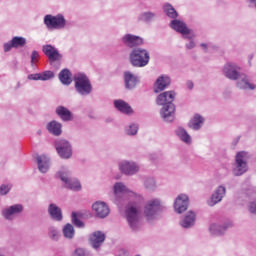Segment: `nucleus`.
<instances>
[{
	"label": "nucleus",
	"instance_id": "1",
	"mask_svg": "<svg viewBox=\"0 0 256 256\" xmlns=\"http://www.w3.org/2000/svg\"><path fill=\"white\" fill-rule=\"evenodd\" d=\"M149 52L145 49L137 48L130 53V63L133 67H145L149 65Z\"/></svg>",
	"mask_w": 256,
	"mask_h": 256
},
{
	"label": "nucleus",
	"instance_id": "2",
	"mask_svg": "<svg viewBox=\"0 0 256 256\" xmlns=\"http://www.w3.org/2000/svg\"><path fill=\"white\" fill-rule=\"evenodd\" d=\"M75 89L80 95H89L93 89L91 81L85 74H76L74 76Z\"/></svg>",
	"mask_w": 256,
	"mask_h": 256
},
{
	"label": "nucleus",
	"instance_id": "3",
	"mask_svg": "<svg viewBox=\"0 0 256 256\" xmlns=\"http://www.w3.org/2000/svg\"><path fill=\"white\" fill-rule=\"evenodd\" d=\"M66 23L65 17L61 14L57 16L48 14L44 17V24L47 29H63Z\"/></svg>",
	"mask_w": 256,
	"mask_h": 256
},
{
	"label": "nucleus",
	"instance_id": "4",
	"mask_svg": "<svg viewBox=\"0 0 256 256\" xmlns=\"http://www.w3.org/2000/svg\"><path fill=\"white\" fill-rule=\"evenodd\" d=\"M247 159H249L247 152L242 151L236 154L234 175L239 177L240 175L247 173Z\"/></svg>",
	"mask_w": 256,
	"mask_h": 256
},
{
	"label": "nucleus",
	"instance_id": "5",
	"mask_svg": "<svg viewBox=\"0 0 256 256\" xmlns=\"http://www.w3.org/2000/svg\"><path fill=\"white\" fill-rule=\"evenodd\" d=\"M56 150L62 159H69L72 155L71 144L65 140H60L56 143Z\"/></svg>",
	"mask_w": 256,
	"mask_h": 256
},
{
	"label": "nucleus",
	"instance_id": "6",
	"mask_svg": "<svg viewBox=\"0 0 256 256\" xmlns=\"http://www.w3.org/2000/svg\"><path fill=\"white\" fill-rule=\"evenodd\" d=\"M241 70V68L239 66H237L234 63H227L224 66V75L225 77H227V79H231L232 81H237V79H239V71Z\"/></svg>",
	"mask_w": 256,
	"mask_h": 256
},
{
	"label": "nucleus",
	"instance_id": "7",
	"mask_svg": "<svg viewBox=\"0 0 256 256\" xmlns=\"http://www.w3.org/2000/svg\"><path fill=\"white\" fill-rule=\"evenodd\" d=\"M126 219L132 229H135V227H137V224L139 223V211L137 210V207H128V209L126 210Z\"/></svg>",
	"mask_w": 256,
	"mask_h": 256
},
{
	"label": "nucleus",
	"instance_id": "8",
	"mask_svg": "<svg viewBox=\"0 0 256 256\" xmlns=\"http://www.w3.org/2000/svg\"><path fill=\"white\" fill-rule=\"evenodd\" d=\"M59 177L61 181L65 183L66 189H71L72 191H81V183H79V181L69 179L67 172H60Z\"/></svg>",
	"mask_w": 256,
	"mask_h": 256
},
{
	"label": "nucleus",
	"instance_id": "9",
	"mask_svg": "<svg viewBox=\"0 0 256 256\" xmlns=\"http://www.w3.org/2000/svg\"><path fill=\"white\" fill-rule=\"evenodd\" d=\"M189 207V197L185 194L179 195L174 203L176 213H184Z\"/></svg>",
	"mask_w": 256,
	"mask_h": 256
},
{
	"label": "nucleus",
	"instance_id": "10",
	"mask_svg": "<svg viewBox=\"0 0 256 256\" xmlns=\"http://www.w3.org/2000/svg\"><path fill=\"white\" fill-rule=\"evenodd\" d=\"M173 101H175V92L167 91L158 96L156 103L157 105H173Z\"/></svg>",
	"mask_w": 256,
	"mask_h": 256
},
{
	"label": "nucleus",
	"instance_id": "11",
	"mask_svg": "<svg viewBox=\"0 0 256 256\" xmlns=\"http://www.w3.org/2000/svg\"><path fill=\"white\" fill-rule=\"evenodd\" d=\"M92 208L100 219H105L109 215V206L105 202H96L92 205Z\"/></svg>",
	"mask_w": 256,
	"mask_h": 256
},
{
	"label": "nucleus",
	"instance_id": "12",
	"mask_svg": "<svg viewBox=\"0 0 256 256\" xmlns=\"http://www.w3.org/2000/svg\"><path fill=\"white\" fill-rule=\"evenodd\" d=\"M123 43L126 44L127 47H139V45H143V38L139 36H135L132 34H126L123 39Z\"/></svg>",
	"mask_w": 256,
	"mask_h": 256
},
{
	"label": "nucleus",
	"instance_id": "13",
	"mask_svg": "<svg viewBox=\"0 0 256 256\" xmlns=\"http://www.w3.org/2000/svg\"><path fill=\"white\" fill-rule=\"evenodd\" d=\"M43 53L48 57L49 61H59L61 59V55L59 54V50L51 45L43 46Z\"/></svg>",
	"mask_w": 256,
	"mask_h": 256
},
{
	"label": "nucleus",
	"instance_id": "14",
	"mask_svg": "<svg viewBox=\"0 0 256 256\" xmlns=\"http://www.w3.org/2000/svg\"><path fill=\"white\" fill-rule=\"evenodd\" d=\"M119 167L122 173H124L125 175H135V173L139 171V167L135 165V163L127 161L120 163Z\"/></svg>",
	"mask_w": 256,
	"mask_h": 256
},
{
	"label": "nucleus",
	"instance_id": "15",
	"mask_svg": "<svg viewBox=\"0 0 256 256\" xmlns=\"http://www.w3.org/2000/svg\"><path fill=\"white\" fill-rule=\"evenodd\" d=\"M104 241L105 234L101 231H96L90 236V243L94 247V249L101 247Z\"/></svg>",
	"mask_w": 256,
	"mask_h": 256
},
{
	"label": "nucleus",
	"instance_id": "16",
	"mask_svg": "<svg viewBox=\"0 0 256 256\" xmlns=\"http://www.w3.org/2000/svg\"><path fill=\"white\" fill-rule=\"evenodd\" d=\"M170 27L174 29V31L181 33V35H189V33H191V30L187 28V25H185V23L180 20H173L170 24Z\"/></svg>",
	"mask_w": 256,
	"mask_h": 256
},
{
	"label": "nucleus",
	"instance_id": "17",
	"mask_svg": "<svg viewBox=\"0 0 256 256\" xmlns=\"http://www.w3.org/2000/svg\"><path fill=\"white\" fill-rule=\"evenodd\" d=\"M161 109V117L165 119V121H172L173 113H175V105L174 104H166L162 105Z\"/></svg>",
	"mask_w": 256,
	"mask_h": 256
},
{
	"label": "nucleus",
	"instance_id": "18",
	"mask_svg": "<svg viewBox=\"0 0 256 256\" xmlns=\"http://www.w3.org/2000/svg\"><path fill=\"white\" fill-rule=\"evenodd\" d=\"M156 89L155 93H161V91H165L169 85H171V79L167 76L159 77L155 83Z\"/></svg>",
	"mask_w": 256,
	"mask_h": 256
},
{
	"label": "nucleus",
	"instance_id": "19",
	"mask_svg": "<svg viewBox=\"0 0 256 256\" xmlns=\"http://www.w3.org/2000/svg\"><path fill=\"white\" fill-rule=\"evenodd\" d=\"M225 193H226L225 187L223 186L218 187L215 193L211 197L209 206L213 207V205H217V203H219L221 199H223Z\"/></svg>",
	"mask_w": 256,
	"mask_h": 256
},
{
	"label": "nucleus",
	"instance_id": "20",
	"mask_svg": "<svg viewBox=\"0 0 256 256\" xmlns=\"http://www.w3.org/2000/svg\"><path fill=\"white\" fill-rule=\"evenodd\" d=\"M56 114L58 115V117H60V119H62V121H72L73 120V114L66 107L58 106L56 108Z\"/></svg>",
	"mask_w": 256,
	"mask_h": 256
},
{
	"label": "nucleus",
	"instance_id": "21",
	"mask_svg": "<svg viewBox=\"0 0 256 256\" xmlns=\"http://www.w3.org/2000/svg\"><path fill=\"white\" fill-rule=\"evenodd\" d=\"M159 200H152L150 201L144 210V213L146 215V217H153L155 215V212L157 211V209H159Z\"/></svg>",
	"mask_w": 256,
	"mask_h": 256
},
{
	"label": "nucleus",
	"instance_id": "22",
	"mask_svg": "<svg viewBox=\"0 0 256 256\" xmlns=\"http://www.w3.org/2000/svg\"><path fill=\"white\" fill-rule=\"evenodd\" d=\"M36 161L38 164V169L41 173H47V171H49V158H47V156H38L36 157Z\"/></svg>",
	"mask_w": 256,
	"mask_h": 256
},
{
	"label": "nucleus",
	"instance_id": "23",
	"mask_svg": "<svg viewBox=\"0 0 256 256\" xmlns=\"http://www.w3.org/2000/svg\"><path fill=\"white\" fill-rule=\"evenodd\" d=\"M23 211V206L21 204H16L11 206L9 209L3 211V216L5 219H11L13 215H17V213H21Z\"/></svg>",
	"mask_w": 256,
	"mask_h": 256
},
{
	"label": "nucleus",
	"instance_id": "24",
	"mask_svg": "<svg viewBox=\"0 0 256 256\" xmlns=\"http://www.w3.org/2000/svg\"><path fill=\"white\" fill-rule=\"evenodd\" d=\"M48 213L52 219L55 221H61L63 219V214L61 212V208L57 207L55 204H50L48 208Z\"/></svg>",
	"mask_w": 256,
	"mask_h": 256
},
{
	"label": "nucleus",
	"instance_id": "25",
	"mask_svg": "<svg viewBox=\"0 0 256 256\" xmlns=\"http://www.w3.org/2000/svg\"><path fill=\"white\" fill-rule=\"evenodd\" d=\"M124 81L126 89H134L137 86L138 80L131 72H125Z\"/></svg>",
	"mask_w": 256,
	"mask_h": 256
},
{
	"label": "nucleus",
	"instance_id": "26",
	"mask_svg": "<svg viewBox=\"0 0 256 256\" xmlns=\"http://www.w3.org/2000/svg\"><path fill=\"white\" fill-rule=\"evenodd\" d=\"M114 106L116 107V109H118V111H120L121 113H125L126 115L133 113V109L131 108V106H129L127 102L123 100L114 101Z\"/></svg>",
	"mask_w": 256,
	"mask_h": 256
},
{
	"label": "nucleus",
	"instance_id": "27",
	"mask_svg": "<svg viewBox=\"0 0 256 256\" xmlns=\"http://www.w3.org/2000/svg\"><path fill=\"white\" fill-rule=\"evenodd\" d=\"M61 127V123L57 121H51L46 126L47 131H49V133L55 135L56 137H59V135H61Z\"/></svg>",
	"mask_w": 256,
	"mask_h": 256
},
{
	"label": "nucleus",
	"instance_id": "28",
	"mask_svg": "<svg viewBox=\"0 0 256 256\" xmlns=\"http://www.w3.org/2000/svg\"><path fill=\"white\" fill-rule=\"evenodd\" d=\"M59 79L63 85H71L73 82V79H71V71L68 69H63L59 73Z\"/></svg>",
	"mask_w": 256,
	"mask_h": 256
},
{
	"label": "nucleus",
	"instance_id": "29",
	"mask_svg": "<svg viewBox=\"0 0 256 256\" xmlns=\"http://www.w3.org/2000/svg\"><path fill=\"white\" fill-rule=\"evenodd\" d=\"M203 117H201L199 114H196L193 119L189 123V127L191 129H194L195 131L201 129V125H203Z\"/></svg>",
	"mask_w": 256,
	"mask_h": 256
},
{
	"label": "nucleus",
	"instance_id": "30",
	"mask_svg": "<svg viewBox=\"0 0 256 256\" xmlns=\"http://www.w3.org/2000/svg\"><path fill=\"white\" fill-rule=\"evenodd\" d=\"M176 135L179 136L181 141L187 143L188 145L191 143V136L187 133V131L183 128H178L176 130Z\"/></svg>",
	"mask_w": 256,
	"mask_h": 256
},
{
	"label": "nucleus",
	"instance_id": "31",
	"mask_svg": "<svg viewBox=\"0 0 256 256\" xmlns=\"http://www.w3.org/2000/svg\"><path fill=\"white\" fill-rule=\"evenodd\" d=\"M193 223H195V213L194 212H189L185 216L181 225H182V227L188 228V227H191V225H193Z\"/></svg>",
	"mask_w": 256,
	"mask_h": 256
},
{
	"label": "nucleus",
	"instance_id": "32",
	"mask_svg": "<svg viewBox=\"0 0 256 256\" xmlns=\"http://www.w3.org/2000/svg\"><path fill=\"white\" fill-rule=\"evenodd\" d=\"M237 87L239 89H255V84L249 83V79L245 76L237 82Z\"/></svg>",
	"mask_w": 256,
	"mask_h": 256
},
{
	"label": "nucleus",
	"instance_id": "33",
	"mask_svg": "<svg viewBox=\"0 0 256 256\" xmlns=\"http://www.w3.org/2000/svg\"><path fill=\"white\" fill-rule=\"evenodd\" d=\"M63 235L66 237V239H73L75 235V228H73V225L66 224L63 228Z\"/></svg>",
	"mask_w": 256,
	"mask_h": 256
},
{
	"label": "nucleus",
	"instance_id": "34",
	"mask_svg": "<svg viewBox=\"0 0 256 256\" xmlns=\"http://www.w3.org/2000/svg\"><path fill=\"white\" fill-rule=\"evenodd\" d=\"M164 13H166L170 19H177V11L170 4L164 5Z\"/></svg>",
	"mask_w": 256,
	"mask_h": 256
},
{
	"label": "nucleus",
	"instance_id": "35",
	"mask_svg": "<svg viewBox=\"0 0 256 256\" xmlns=\"http://www.w3.org/2000/svg\"><path fill=\"white\" fill-rule=\"evenodd\" d=\"M12 45L15 49L18 47H24L27 43V40L23 37L15 36L12 38Z\"/></svg>",
	"mask_w": 256,
	"mask_h": 256
},
{
	"label": "nucleus",
	"instance_id": "36",
	"mask_svg": "<svg viewBox=\"0 0 256 256\" xmlns=\"http://www.w3.org/2000/svg\"><path fill=\"white\" fill-rule=\"evenodd\" d=\"M114 193L115 195H118V193H127V187L123 183H116L114 185Z\"/></svg>",
	"mask_w": 256,
	"mask_h": 256
},
{
	"label": "nucleus",
	"instance_id": "37",
	"mask_svg": "<svg viewBox=\"0 0 256 256\" xmlns=\"http://www.w3.org/2000/svg\"><path fill=\"white\" fill-rule=\"evenodd\" d=\"M78 216V213L72 212V223H74L76 227H84L85 225L81 220H79V218H77Z\"/></svg>",
	"mask_w": 256,
	"mask_h": 256
},
{
	"label": "nucleus",
	"instance_id": "38",
	"mask_svg": "<svg viewBox=\"0 0 256 256\" xmlns=\"http://www.w3.org/2000/svg\"><path fill=\"white\" fill-rule=\"evenodd\" d=\"M41 74V81H49V79H53L55 77V74L52 71H44Z\"/></svg>",
	"mask_w": 256,
	"mask_h": 256
},
{
	"label": "nucleus",
	"instance_id": "39",
	"mask_svg": "<svg viewBox=\"0 0 256 256\" xmlns=\"http://www.w3.org/2000/svg\"><path fill=\"white\" fill-rule=\"evenodd\" d=\"M39 59H40L39 52H37L36 50L32 51V54H31V65H32V67L36 63H39Z\"/></svg>",
	"mask_w": 256,
	"mask_h": 256
},
{
	"label": "nucleus",
	"instance_id": "40",
	"mask_svg": "<svg viewBox=\"0 0 256 256\" xmlns=\"http://www.w3.org/2000/svg\"><path fill=\"white\" fill-rule=\"evenodd\" d=\"M59 232L55 230V228H51L49 232V237L53 239V241L59 240Z\"/></svg>",
	"mask_w": 256,
	"mask_h": 256
},
{
	"label": "nucleus",
	"instance_id": "41",
	"mask_svg": "<svg viewBox=\"0 0 256 256\" xmlns=\"http://www.w3.org/2000/svg\"><path fill=\"white\" fill-rule=\"evenodd\" d=\"M137 131H139V127L135 124L130 125L129 129L127 130L128 135H137Z\"/></svg>",
	"mask_w": 256,
	"mask_h": 256
},
{
	"label": "nucleus",
	"instance_id": "42",
	"mask_svg": "<svg viewBox=\"0 0 256 256\" xmlns=\"http://www.w3.org/2000/svg\"><path fill=\"white\" fill-rule=\"evenodd\" d=\"M28 79H30V81H41V73L30 74L28 75Z\"/></svg>",
	"mask_w": 256,
	"mask_h": 256
},
{
	"label": "nucleus",
	"instance_id": "43",
	"mask_svg": "<svg viewBox=\"0 0 256 256\" xmlns=\"http://www.w3.org/2000/svg\"><path fill=\"white\" fill-rule=\"evenodd\" d=\"M11 187L7 185H1L0 186V195H7L10 191Z\"/></svg>",
	"mask_w": 256,
	"mask_h": 256
},
{
	"label": "nucleus",
	"instance_id": "44",
	"mask_svg": "<svg viewBox=\"0 0 256 256\" xmlns=\"http://www.w3.org/2000/svg\"><path fill=\"white\" fill-rule=\"evenodd\" d=\"M145 186L147 189H153L155 187V180L153 179L146 180Z\"/></svg>",
	"mask_w": 256,
	"mask_h": 256
},
{
	"label": "nucleus",
	"instance_id": "45",
	"mask_svg": "<svg viewBox=\"0 0 256 256\" xmlns=\"http://www.w3.org/2000/svg\"><path fill=\"white\" fill-rule=\"evenodd\" d=\"M153 17H155V14L151 12H146L142 15V18L144 19V21H150V19H153Z\"/></svg>",
	"mask_w": 256,
	"mask_h": 256
},
{
	"label": "nucleus",
	"instance_id": "46",
	"mask_svg": "<svg viewBox=\"0 0 256 256\" xmlns=\"http://www.w3.org/2000/svg\"><path fill=\"white\" fill-rule=\"evenodd\" d=\"M13 42L12 40L6 44H4V51L5 53L9 52L10 49H13Z\"/></svg>",
	"mask_w": 256,
	"mask_h": 256
},
{
	"label": "nucleus",
	"instance_id": "47",
	"mask_svg": "<svg viewBox=\"0 0 256 256\" xmlns=\"http://www.w3.org/2000/svg\"><path fill=\"white\" fill-rule=\"evenodd\" d=\"M75 256H88L87 252H85L83 249L78 248L75 250Z\"/></svg>",
	"mask_w": 256,
	"mask_h": 256
},
{
	"label": "nucleus",
	"instance_id": "48",
	"mask_svg": "<svg viewBox=\"0 0 256 256\" xmlns=\"http://www.w3.org/2000/svg\"><path fill=\"white\" fill-rule=\"evenodd\" d=\"M250 213H256V202H251L249 207Z\"/></svg>",
	"mask_w": 256,
	"mask_h": 256
},
{
	"label": "nucleus",
	"instance_id": "49",
	"mask_svg": "<svg viewBox=\"0 0 256 256\" xmlns=\"http://www.w3.org/2000/svg\"><path fill=\"white\" fill-rule=\"evenodd\" d=\"M187 49H193V47H195V42L190 41L187 45H186Z\"/></svg>",
	"mask_w": 256,
	"mask_h": 256
},
{
	"label": "nucleus",
	"instance_id": "50",
	"mask_svg": "<svg viewBox=\"0 0 256 256\" xmlns=\"http://www.w3.org/2000/svg\"><path fill=\"white\" fill-rule=\"evenodd\" d=\"M188 89H193V83L191 81L187 82Z\"/></svg>",
	"mask_w": 256,
	"mask_h": 256
},
{
	"label": "nucleus",
	"instance_id": "51",
	"mask_svg": "<svg viewBox=\"0 0 256 256\" xmlns=\"http://www.w3.org/2000/svg\"><path fill=\"white\" fill-rule=\"evenodd\" d=\"M216 225L213 224L211 227H210V231H213V229H215Z\"/></svg>",
	"mask_w": 256,
	"mask_h": 256
},
{
	"label": "nucleus",
	"instance_id": "52",
	"mask_svg": "<svg viewBox=\"0 0 256 256\" xmlns=\"http://www.w3.org/2000/svg\"><path fill=\"white\" fill-rule=\"evenodd\" d=\"M201 47H204V49H207V44H201Z\"/></svg>",
	"mask_w": 256,
	"mask_h": 256
},
{
	"label": "nucleus",
	"instance_id": "53",
	"mask_svg": "<svg viewBox=\"0 0 256 256\" xmlns=\"http://www.w3.org/2000/svg\"><path fill=\"white\" fill-rule=\"evenodd\" d=\"M250 1H252V3H255L256 0H250Z\"/></svg>",
	"mask_w": 256,
	"mask_h": 256
}]
</instances>
